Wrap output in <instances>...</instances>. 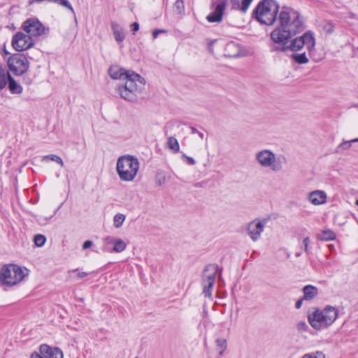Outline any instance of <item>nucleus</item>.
<instances>
[{"label":"nucleus","instance_id":"obj_1","mask_svg":"<svg viewBox=\"0 0 358 358\" xmlns=\"http://www.w3.org/2000/svg\"><path fill=\"white\" fill-rule=\"evenodd\" d=\"M108 74L113 79H120L124 82V85L117 86L116 91L121 98L129 101L136 99L137 94L145 84L144 78L139 74L132 71H126L117 65L109 68Z\"/></svg>","mask_w":358,"mask_h":358},{"label":"nucleus","instance_id":"obj_2","mask_svg":"<svg viewBox=\"0 0 358 358\" xmlns=\"http://www.w3.org/2000/svg\"><path fill=\"white\" fill-rule=\"evenodd\" d=\"M338 310L331 306H327L323 309L316 308L308 315V321L313 328L316 330L326 329L331 326L337 319Z\"/></svg>","mask_w":358,"mask_h":358},{"label":"nucleus","instance_id":"obj_3","mask_svg":"<svg viewBox=\"0 0 358 358\" xmlns=\"http://www.w3.org/2000/svg\"><path fill=\"white\" fill-rule=\"evenodd\" d=\"M279 5L275 0H262L253 10V17L262 24L271 25L276 20Z\"/></svg>","mask_w":358,"mask_h":358},{"label":"nucleus","instance_id":"obj_4","mask_svg":"<svg viewBox=\"0 0 358 358\" xmlns=\"http://www.w3.org/2000/svg\"><path fill=\"white\" fill-rule=\"evenodd\" d=\"M139 162L136 157L127 155L118 158L116 171L121 180L132 181L137 175Z\"/></svg>","mask_w":358,"mask_h":358},{"label":"nucleus","instance_id":"obj_5","mask_svg":"<svg viewBox=\"0 0 358 358\" xmlns=\"http://www.w3.org/2000/svg\"><path fill=\"white\" fill-rule=\"evenodd\" d=\"M255 158L261 167L268 168L273 172L280 171L282 169L285 161L284 157H278L268 149H263L257 152Z\"/></svg>","mask_w":358,"mask_h":358},{"label":"nucleus","instance_id":"obj_6","mask_svg":"<svg viewBox=\"0 0 358 358\" xmlns=\"http://www.w3.org/2000/svg\"><path fill=\"white\" fill-rule=\"evenodd\" d=\"M28 270L15 264L4 265L0 271V281L2 284L12 286L24 280L28 275Z\"/></svg>","mask_w":358,"mask_h":358},{"label":"nucleus","instance_id":"obj_7","mask_svg":"<svg viewBox=\"0 0 358 358\" xmlns=\"http://www.w3.org/2000/svg\"><path fill=\"white\" fill-rule=\"evenodd\" d=\"M315 38L311 32L308 31L304 33L302 36L296 37L290 41L289 44L275 46L273 48L274 51L287 52L291 50L292 52H297L301 50L303 47L309 51H311L315 47Z\"/></svg>","mask_w":358,"mask_h":358},{"label":"nucleus","instance_id":"obj_8","mask_svg":"<svg viewBox=\"0 0 358 358\" xmlns=\"http://www.w3.org/2000/svg\"><path fill=\"white\" fill-rule=\"evenodd\" d=\"M292 29L278 27L271 33V38L275 43L282 45L288 44L289 39L301 32V23L296 21L291 26Z\"/></svg>","mask_w":358,"mask_h":358},{"label":"nucleus","instance_id":"obj_9","mask_svg":"<svg viewBox=\"0 0 358 358\" xmlns=\"http://www.w3.org/2000/svg\"><path fill=\"white\" fill-rule=\"evenodd\" d=\"M7 65L9 71L16 76L23 75L29 67V62L25 55L15 53L7 59Z\"/></svg>","mask_w":358,"mask_h":358},{"label":"nucleus","instance_id":"obj_10","mask_svg":"<svg viewBox=\"0 0 358 358\" xmlns=\"http://www.w3.org/2000/svg\"><path fill=\"white\" fill-rule=\"evenodd\" d=\"M218 271V265L215 264H208L203 271V293L206 297L210 298L212 296V289L215 283L216 274Z\"/></svg>","mask_w":358,"mask_h":358},{"label":"nucleus","instance_id":"obj_11","mask_svg":"<svg viewBox=\"0 0 358 358\" xmlns=\"http://www.w3.org/2000/svg\"><path fill=\"white\" fill-rule=\"evenodd\" d=\"M296 21H299L301 23V31L303 30V21L299 13L289 7H283L279 14V27L292 29L291 26Z\"/></svg>","mask_w":358,"mask_h":358},{"label":"nucleus","instance_id":"obj_12","mask_svg":"<svg viewBox=\"0 0 358 358\" xmlns=\"http://www.w3.org/2000/svg\"><path fill=\"white\" fill-rule=\"evenodd\" d=\"M23 29L31 36H41L48 34V28H46L37 18L27 20L23 23Z\"/></svg>","mask_w":358,"mask_h":358},{"label":"nucleus","instance_id":"obj_13","mask_svg":"<svg viewBox=\"0 0 358 358\" xmlns=\"http://www.w3.org/2000/svg\"><path fill=\"white\" fill-rule=\"evenodd\" d=\"M34 41L30 35H27L22 32L15 34L12 39V45L13 48L21 52L31 48Z\"/></svg>","mask_w":358,"mask_h":358},{"label":"nucleus","instance_id":"obj_14","mask_svg":"<svg viewBox=\"0 0 358 358\" xmlns=\"http://www.w3.org/2000/svg\"><path fill=\"white\" fill-rule=\"evenodd\" d=\"M30 358H63V353L58 348H51L43 344L40 346L38 352L31 353Z\"/></svg>","mask_w":358,"mask_h":358},{"label":"nucleus","instance_id":"obj_15","mask_svg":"<svg viewBox=\"0 0 358 358\" xmlns=\"http://www.w3.org/2000/svg\"><path fill=\"white\" fill-rule=\"evenodd\" d=\"M266 221H261L255 220L250 222L247 227L248 234L253 241H257L259 239L261 234L263 232L265 227Z\"/></svg>","mask_w":358,"mask_h":358},{"label":"nucleus","instance_id":"obj_16","mask_svg":"<svg viewBox=\"0 0 358 358\" xmlns=\"http://www.w3.org/2000/svg\"><path fill=\"white\" fill-rule=\"evenodd\" d=\"M308 201L314 206H319L327 202V195L323 190H315L308 193Z\"/></svg>","mask_w":358,"mask_h":358},{"label":"nucleus","instance_id":"obj_17","mask_svg":"<svg viewBox=\"0 0 358 358\" xmlns=\"http://www.w3.org/2000/svg\"><path fill=\"white\" fill-rule=\"evenodd\" d=\"M225 8V3L224 1L219 3L215 10L207 16V20L210 22H219L222 19V15Z\"/></svg>","mask_w":358,"mask_h":358},{"label":"nucleus","instance_id":"obj_18","mask_svg":"<svg viewBox=\"0 0 358 358\" xmlns=\"http://www.w3.org/2000/svg\"><path fill=\"white\" fill-rule=\"evenodd\" d=\"M253 0H231L233 7L243 13H246Z\"/></svg>","mask_w":358,"mask_h":358},{"label":"nucleus","instance_id":"obj_19","mask_svg":"<svg viewBox=\"0 0 358 358\" xmlns=\"http://www.w3.org/2000/svg\"><path fill=\"white\" fill-rule=\"evenodd\" d=\"M111 29L117 42H122L125 38L122 28L115 22L111 23Z\"/></svg>","mask_w":358,"mask_h":358},{"label":"nucleus","instance_id":"obj_20","mask_svg":"<svg viewBox=\"0 0 358 358\" xmlns=\"http://www.w3.org/2000/svg\"><path fill=\"white\" fill-rule=\"evenodd\" d=\"M303 299L310 301L318 294V289L313 285H306L303 288Z\"/></svg>","mask_w":358,"mask_h":358},{"label":"nucleus","instance_id":"obj_21","mask_svg":"<svg viewBox=\"0 0 358 358\" xmlns=\"http://www.w3.org/2000/svg\"><path fill=\"white\" fill-rule=\"evenodd\" d=\"M8 89L12 94H20L22 92V87L19 85L10 75H8Z\"/></svg>","mask_w":358,"mask_h":358},{"label":"nucleus","instance_id":"obj_22","mask_svg":"<svg viewBox=\"0 0 358 358\" xmlns=\"http://www.w3.org/2000/svg\"><path fill=\"white\" fill-rule=\"evenodd\" d=\"M290 57L297 64H307L309 61L308 57L306 56V52L303 53H293Z\"/></svg>","mask_w":358,"mask_h":358},{"label":"nucleus","instance_id":"obj_23","mask_svg":"<svg viewBox=\"0 0 358 358\" xmlns=\"http://www.w3.org/2000/svg\"><path fill=\"white\" fill-rule=\"evenodd\" d=\"M216 348L218 351L219 355L222 357L224 354V351L227 347V341L225 338H217L215 341Z\"/></svg>","mask_w":358,"mask_h":358},{"label":"nucleus","instance_id":"obj_24","mask_svg":"<svg viewBox=\"0 0 358 358\" xmlns=\"http://www.w3.org/2000/svg\"><path fill=\"white\" fill-rule=\"evenodd\" d=\"M318 238L322 241H332L336 238V234L331 230H324L320 234L318 235Z\"/></svg>","mask_w":358,"mask_h":358},{"label":"nucleus","instance_id":"obj_25","mask_svg":"<svg viewBox=\"0 0 358 358\" xmlns=\"http://www.w3.org/2000/svg\"><path fill=\"white\" fill-rule=\"evenodd\" d=\"M168 148L171 150L174 153L179 151L180 146L178 140L174 137H169L167 142Z\"/></svg>","mask_w":358,"mask_h":358},{"label":"nucleus","instance_id":"obj_26","mask_svg":"<svg viewBox=\"0 0 358 358\" xmlns=\"http://www.w3.org/2000/svg\"><path fill=\"white\" fill-rule=\"evenodd\" d=\"M8 75H10L8 72L0 68V90L3 89L7 83H8Z\"/></svg>","mask_w":358,"mask_h":358},{"label":"nucleus","instance_id":"obj_27","mask_svg":"<svg viewBox=\"0 0 358 358\" xmlns=\"http://www.w3.org/2000/svg\"><path fill=\"white\" fill-rule=\"evenodd\" d=\"M113 245V251L115 252H121L124 251L127 247L125 242L120 238H117Z\"/></svg>","mask_w":358,"mask_h":358},{"label":"nucleus","instance_id":"obj_28","mask_svg":"<svg viewBox=\"0 0 358 358\" xmlns=\"http://www.w3.org/2000/svg\"><path fill=\"white\" fill-rule=\"evenodd\" d=\"M125 220V215L121 213L116 214L113 217V225L115 228H120Z\"/></svg>","mask_w":358,"mask_h":358},{"label":"nucleus","instance_id":"obj_29","mask_svg":"<svg viewBox=\"0 0 358 358\" xmlns=\"http://www.w3.org/2000/svg\"><path fill=\"white\" fill-rule=\"evenodd\" d=\"M48 159H50L51 161L57 162V164H60L61 166H64V162H63L62 159L56 155H49L44 156L42 159V161L46 162Z\"/></svg>","mask_w":358,"mask_h":358},{"label":"nucleus","instance_id":"obj_30","mask_svg":"<svg viewBox=\"0 0 358 358\" xmlns=\"http://www.w3.org/2000/svg\"><path fill=\"white\" fill-rule=\"evenodd\" d=\"M358 142V138L351 141H346L341 143L337 148V150H348L349 149L353 143Z\"/></svg>","mask_w":358,"mask_h":358},{"label":"nucleus","instance_id":"obj_31","mask_svg":"<svg viewBox=\"0 0 358 358\" xmlns=\"http://www.w3.org/2000/svg\"><path fill=\"white\" fill-rule=\"evenodd\" d=\"M34 241L36 246L42 247L46 241V238L42 234H37L34 236Z\"/></svg>","mask_w":358,"mask_h":358},{"label":"nucleus","instance_id":"obj_32","mask_svg":"<svg viewBox=\"0 0 358 358\" xmlns=\"http://www.w3.org/2000/svg\"><path fill=\"white\" fill-rule=\"evenodd\" d=\"M301 358H326V356L322 352L316 351L312 353H306Z\"/></svg>","mask_w":358,"mask_h":358},{"label":"nucleus","instance_id":"obj_33","mask_svg":"<svg viewBox=\"0 0 358 358\" xmlns=\"http://www.w3.org/2000/svg\"><path fill=\"white\" fill-rule=\"evenodd\" d=\"M54 216V215L50 216V217H45V216H42V215H38L37 217H36V222L38 224L40 225H45L50 220V219Z\"/></svg>","mask_w":358,"mask_h":358},{"label":"nucleus","instance_id":"obj_34","mask_svg":"<svg viewBox=\"0 0 358 358\" xmlns=\"http://www.w3.org/2000/svg\"><path fill=\"white\" fill-rule=\"evenodd\" d=\"M55 3L59 4L66 8L69 9L72 13H74L73 8L68 0H55Z\"/></svg>","mask_w":358,"mask_h":358},{"label":"nucleus","instance_id":"obj_35","mask_svg":"<svg viewBox=\"0 0 358 358\" xmlns=\"http://www.w3.org/2000/svg\"><path fill=\"white\" fill-rule=\"evenodd\" d=\"M174 8L178 13L184 11V3L182 0H176L174 3Z\"/></svg>","mask_w":358,"mask_h":358},{"label":"nucleus","instance_id":"obj_36","mask_svg":"<svg viewBox=\"0 0 358 358\" xmlns=\"http://www.w3.org/2000/svg\"><path fill=\"white\" fill-rule=\"evenodd\" d=\"M310 243V238L309 237H306L303 241V246L302 248H303L304 251L307 253V254H309V244Z\"/></svg>","mask_w":358,"mask_h":358},{"label":"nucleus","instance_id":"obj_37","mask_svg":"<svg viewBox=\"0 0 358 358\" xmlns=\"http://www.w3.org/2000/svg\"><path fill=\"white\" fill-rule=\"evenodd\" d=\"M182 159L186 162L188 165H194L196 164V161L191 157H188L186 155H182Z\"/></svg>","mask_w":358,"mask_h":358},{"label":"nucleus","instance_id":"obj_38","mask_svg":"<svg viewBox=\"0 0 358 358\" xmlns=\"http://www.w3.org/2000/svg\"><path fill=\"white\" fill-rule=\"evenodd\" d=\"M166 181V179H165V177L164 176H163L162 174H160V173H157V183L159 185H162V184H164Z\"/></svg>","mask_w":358,"mask_h":358},{"label":"nucleus","instance_id":"obj_39","mask_svg":"<svg viewBox=\"0 0 358 358\" xmlns=\"http://www.w3.org/2000/svg\"><path fill=\"white\" fill-rule=\"evenodd\" d=\"M117 238H113V236H106L105 238H104V241L107 244H114L115 243V241H117Z\"/></svg>","mask_w":358,"mask_h":358},{"label":"nucleus","instance_id":"obj_40","mask_svg":"<svg viewBox=\"0 0 358 358\" xmlns=\"http://www.w3.org/2000/svg\"><path fill=\"white\" fill-rule=\"evenodd\" d=\"M166 31L165 29H155L152 33V37L153 38H156L159 34L166 33Z\"/></svg>","mask_w":358,"mask_h":358},{"label":"nucleus","instance_id":"obj_41","mask_svg":"<svg viewBox=\"0 0 358 358\" xmlns=\"http://www.w3.org/2000/svg\"><path fill=\"white\" fill-rule=\"evenodd\" d=\"M191 133H192V134H198V135H199V136L201 139H203V137H204L203 134L202 132H201V131H198V130H197L196 128H194V127H191Z\"/></svg>","mask_w":358,"mask_h":358},{"label":"nucleus","instance_id":"obj_42","mask_svg":"<svg viewBox=\"0 0 358 358\" xmlns=\"http://www.w3.org/2000/svg\"><path fill=\"white\" fill-rule=\"evenodd\" d=\"M297 327H298L299 329H306L308 327V326L305 322H299L297 324Z\"/></svg>","mask_w":358,"mask_h":358},{"label":"nucleus","instance_id":"obj_43","mask_svg":"<svg viewBox=\"0 0 358 358\" xmlns=\"http://www.w3.org/2000/svg\"><path fill=\"white\" fill-rule=\"evenodd\" d=\"M92 245V242L91 241H86L83 245V248L84 250L89 248Z\"/></svg>","mask_w":358,"mask_h":358},{"label":"nucleus","instance_id":"obj_44","mask_svg":"<svg viewBox=\"0 0 358 358\" xmlns=\"http://www.w3.org/2000/svg\"><path fill=\"white\" fill-rule=\"evenodd\" d=\"M303 300H304L303 298H302L296 302V303H295L296 308L299 309L301 307Z\"/></svg>","mask_w":358,"mask_h":358},{"label":"nucleus","instance_id":"obj_45","mask_svg":"<svg viewBox=\"0 0 358 358\" xmlns=\"http://www.w3.org/2000/svg\"><path fill=\"white\" fill-rule=\"evenodd\" d=\"M132 29L135 32L138 30L139 29V24L138 22H134L131 24Z\"/></svg>","mask_w":358,"mask_h":358},{"label":"nucleus","instance_id":"obj_46","mask_svg":"<svg viewBox=\"0 0 358 358\" xmlns=\"http://www.w3.org/2000/svg\"><path fill=\"white\" fill-rule=\"evenodd\" d=\"M236 47V45L234 43H229L227 45L226 50H230Z\"/></svg>","mask_w":358,"mask_h":358},{"label":"nucleus","instance_id":"obj_47","mask_svg":"<svg viewBox=\"0 0 358 358\" xmlns=\"http://www.w3.org/2000/svg\"><path fill=\"white\" fill-rule=\"evenodd\" d=\"M87 275H88V273L86 272H79L78 273L77 276L78 278H83L86 277Z\"/></svg>","mask_w":358,"mask_h":358},{"label":"nucleus","instance_id":"obj_48","mask_svg":"<svg viewBox=\"0 0 358 358\" xmlns=\"http://www.w3.org/2000/svg\"><path fill=\"white\" fill-rule=\"evenodd\" d=\"M3 52L6 55H8L10 54L6 49L3 50Z\"/></svg>","mask_w":358,"mask_h":358},{"label":"nucleus","instance_id":"obj_49","mask_svg":"<svg viewBox=\"0 0 358 358\" xmlns=\"http://www.w3.org/2000/svg\"><path fill=\"white\" fill-rule=\"evenodd\" d=\"M296 257H299V256H301V253H300V252L296 253Z\"/></svg>","mask_w":358,"mask_h":358},{"label":"nucleus","instance_id":"obj_50","mask_svg":"<svg viewBox=\"0 0 358 358\" xmlns=\"http://www.w3.org/2000/svg\"><path fill=\"white\" fill-rule=\"evenodd\" d=\"M229 56H231V57H236V54L230 55Z\"/></svg>","mask_w":358,"mask_h":358},{"label":"nucleus","instance_id":"obj_51","mask_svg":"<svg viewBox=\"0 0 358 358\" xmlns=\"http://www.w3.org/2000/svg\"><path fill=\"white\" fill-rule=\"evenodd\" d=\"M354 107H355V108H358V103H357V104L354 105Z\"/></svg>","mask_w":358,"mask_h":358},{"label":"nucleus","instance_id":"obj_52","mask_svg":"<svg viewBox=\"0 0 358 358\" xmlns=\"http://www.w3.org/2000/svg\"><path fill=\"white\" fill-rule=\"evenodd\" d=\"M135 358H137V357H135Z\"/></svg>","mask_w":358,"mask_h":358}]
</instances>
